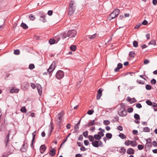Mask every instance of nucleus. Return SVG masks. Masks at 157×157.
I'll use <instances>...</instances> for the list:
<instances>
[{
    "label": "nucleus",
    "mask_w": 157,
    "mask_h": 157,
    "mask_svg": "<svg viewBox=\"0 0 157 157\" xmlns=\"http://www.w3.org/2000/svg\"><path fill=\"white\" fill-rule=\"evenodd\" d=\"M97 36V34L95 33L92 36H88V38L91 39H93L95 38Z\"/></svg>",
    "instance_id": "5701e85b"
},
{
    "label": "nucleus",
    "mask_w": 157,
    "mask_h": 157,
    "mask_svg": "<svg viewBox=\"0 0 157 157\" xmlns=\"http://www.w3.org/2000/svg\"><path fill=\"white\" fill-rule=\"evenodd\" d=\"M136 107L138 108H140L142 107V106L140 103H137L136 105Z\"/></svg>",
    "instance_id": "603ef678"
},
{
    "label": "nucleus",
    "mask_w": 157,
    "mask_h": 157,
    "mask_svg": "<svg viewBox=\"0 0 157 157\" xmlns=\"http://www.w3.org/2000/svg\"><path fill=\"white\" fill-rule=\"evenodd\" d=\"M75 157H82V155L80 154H76Z\"/></svg>",
    "instance_id": "774afa93"
},
{
    "label": "nucleus",
    "mask_w": 157,
    "mask_h": 157,
    "mask_svg": "<svg viewBox=\"0 0 157 157\" xmlns=\"http://www.w3.org/2000/svg\"><path fill=\"white\" fill-rule=\"evenodd\" d=\"M151 83L152 84H155L156 83V81L154 79H152L151 81Z\"/></svg>",
    "instance_id": "09e8293b"
},
{
    "label": "nucleus",
    "mask_w": 157,
    "mask_h": 157,
    "mask_svg": "<svg viewBox=\"0 0 157 157\" xmlns=\"http://www.w3.org/2000/svg\"><path fill=\"white\" fill-rule=\"evenodd\" d=\"M9 136H10V134L9 133H8L6 137V138L5 140V142L6 144V146L7 145L8 143L9 142Z\"/></svg>",
    "instance_id": "aec40b11"
},
{
    "label": "nucleus",
    "mask_w": 157,
    "mask_h": 157,
    "mask_svg": "<svg viewBox=\"0 0 157 157\" xmlns=\"http://www.w3.org/2000/svg\"><path fill=\"white\" fill-rule=\"evenodd\" d=\"M88 138L89 139L90 142H93L94 140V136L91 135H89L88 136Z\"/></svg>",
    "instance_id": "c85d7f7f"
},
{
    "label": "nucleus",
    "mask_w": 157,
    "mask_h": 157,
    "mask_svg": "<svg viewBox=\"0 0 157 157\" xmlns=\"http://www.w3.org/2000/svg\"><path fill=\"white\" fill-rule=\"evenodd\" d=\"M83 139V136L82 135H80L78 137V140L80 141L82 140Z\"/></svg>",
    "instance_id": "052dcab7"
},
{
    "label": "nucleus",
    "mask_w": 157,
    "mask_h": 157,
    "mask_svg": "<svg viewBox=\"0 0 157 157\" xmlns=\"http://www.w3.org/2000/svg\"><path fill=\"white\" fill-rule=\"evenodd\" d=\"M133 46L135 47H137L138 45V42L136 41H134L133 42Z\"/></svg>",
    "instance_id": "f704fd0d"
},
{
    "label": "nucleus",
    "mask_w": 157,
    "mask_h": 157,
    "mask_svg": "<svg viewBox=\"0 0 157 157\" xmlns=\"http://www.w3.org/2000/svg\"><path fill=\"white\" fill-rule=\"evenodd\" d=\"M120 12V10L119 9H117L115 10L113 12L110 14L108 17L109 19L111 20L114 18L118 15Z\"/></svg>",
    "instance_id": "7ed1b4c3"
},
{
    "label": "nucleus",
    "mask_w": 157,
    "mask_h": 157,
    "mask_svg": "<svg viewBox=\"0 0 157 157\" xmlns=\"http://www.w3.org/2000/svg\"><path fill=\"white\" fill-rule=\"evenodd\" d=\"M53 12L52 10H49L48 12V14L49 16H51Z\"/></svg>",
    "instance_id": "5fc2aeb1"
},
{
    "label": "nucleus",
    "mask_w": 157,
    "mask_h": 157,
    "mask_svg": "<svg viewBox=\"0 0 157 157\" xmlns=\"http://www.w3.org/2000/svg\"><path fill=\"white\" fill-rule=\"evenodd\" d=\"M21 26L23 29H26L28 28L27 25L25 23H22L21 25Z\"/></svg>",
    "instance_id": "b1692460"
},
{
    "label": "nucleus",
    "mask_w": 157,
    "mask_h": 157,
    "mask_svg": "<svg viewBox=\"0 0 157 157\" xmlns=\"http://www.w3.org/2000/svg\"><path fill=\"white\" fill-rule=\"evenodd\" d=\"M77 35V32L74 30H72L68 31L67 34L68 36L71 37H75Z\"/></svg>",
    "instance_id": "0eeeda50"
},
{
    "label": "nucleus",
    "mask_w": 157,
    "mask_h": 157,
    "mask_svg": "<svg viewBox=\"0 0 157 157\" xmlns=\"http://www.w3.org/2000/svg\"><path fill=\"white\" fill-rule=\"evenodd\" d=\"M156 44V43L155 41L153 40L152 41H151L150 43H149L148 44H151L154 45H155Z\"/></svg>",
    "instance_id": "e433bc0d"
},
{
    "label": "nucleus",
    "mask_w": 157,
    "mask_h": 157,
    "mask_svg": "<svg viewBox=\"0 0 157 157\" xmlns=\"http://www.w3.org/2000/svg\"><path fill=\"white\" fill-rule=\"evenodd\" d=\"M31 87H32V88L33 89H34L35 88L36 86H35V84H34V83H31Z\"/></svg>",
    "instance_id": "bf43d9fd"
},
{
    "label": "nucleus",
    "mask_w": 157,
    "mask_h": 157,
    "mask_svg": "<svg viewBox=\"0 0 157 157\" xmlns=\"http://www.w3.org/2000/svg\"><path fill=\"white\" fill-rule=\"evenodd\" d=\"M120 107L117 110V113L118 115L122 117H125L127 113L126 110L125 108V105L123 103L120 104Z\"/></svg>",
    "instance_id": "f257e3e1"
},
{
    "label": "nucleus",
    "mask_w": 157,
    "mask_h": 157,
    "mask_svg": "<svg viewBox=\"0 0 157 157\" xmlns=\"http://www.w3.org/2000/svg\"><path fill=\"white\" fill-rule=\"evenodd\" d=\"M76 4L75 2L73 1H71L68 9L69 14L71 15L74 13L76 9Z\"/></svg>",
    "instance_id": "f03ea898"
},
{
    "label": "nucleus",
    "mask_w": 157,
    "mask_h": 157,
    "mask_svg": "<svg viewBox=\"0 0 157 157\" xmlns=\"http://www.w3.org/2000/svg\"><path fill=\"white\" fill-rule=\"evenodd\" d=\"M35 66L33 64H32L29 65V68L30 69H33L34 68Z\"/></svg>",
    "instance_id": "a18cd8bd"
},
{
    "label": "nucleus",
    "mask_w": 157,
    "mask_h": 157,
    "mask_svg": "<svg viewBox=\"0 0 157 157\" xmlns=\"http://www.w3.org/2000/svg\"><path fill=\"white\" fill-rule=\"evenodd\" d=\"M94 138L95 139L98 140L101 138V137L100 136L98 135V134L94 135Z\"/></svg>",
    "instance_id": "393cba45"
},
{
    "label": "nucleus",
    "mask_w": 157,
    "mask_h": 157,
    "mask_svg": "<svg viewBox=\"0 0 157 157\" xmlns=\"http://www.w3.org/2000/svg\"><path fill=\"white\" fill-rule=\"evenodd\" d=\"M56 65V63L54 61L51 64L49 68L47 70V71L50 73L53 71L55 69Z\"/></svg>",
    "instance_id": "423d86ee"
},
{
    "label": "nucleus",
    "mask_w": 157,
    "mask_h": 157,
    "mask_svg": "<svg viewBox=\"0 0 157 157\" xmlns=\"http://www.w3.org/2000/svg\"><path fill=\"white\" fill-rule=\"evenodd\" d=\"M146 88L147 90H150L151 89V86L149 85H147L146 86Z\"/></svg>",
    "instance_id": "c03bdc74"
},
{
    "label": "nucleus",
    "mask_w": 157,
    "mask_h": 157,
    "mask_svg": "<svg viewBox=\"0 0 157 157\" xmlns=\"http://www.w3.org/2000/svg\"><path fill=\"white\" fill-rule=\"evenodd\" d=\"M20 53V51L18 49L15 50L14 52V53L17 55L19 54Z\"/></svg>",
    "instance_id": "c9c22d12"
},
{
    "label": "nucleus",
    "mask_w": 157,
    "mask_h": 157,
    "mask_svg": "<svg viewBox=\"0 0 157 157\" xmlns=\"http://www.w3.org/2000/svg\"><path fill=\"white\" fill-rule=\"evenodd\" d=\"M131 140H126L124 142V144L126 146H128L131 145Z\"/></svg>",
    "instance_id": "cd10ccee"
},
{
    "label": "nucleus",
    "mask_w": 157,
    "mask_h": 157,
    "mask_svg": "<svg viewBox=\"0 0 157 157\" xmlns=\"http://www.w3.org/2000/svg\"><path fill=\"white\" fill-rule=\"evenodd\" d=\"M152 3L153 5H155L157 4V0H153Z\"/></svg>",
    "instance_id": "0e129e2a"
},
{
    "label": "nucleus",
    "mask_w": 157,
    "mask_h": 157,
    "mask_svg": "<svg viewBox=\"0 0 157 157\" xmlns=\"http://www.w3.org/2000/svg\"><path fill=\"white\" fill-rule=\"evenodd\" d=\"M36 132H33L32 133V135H33V139H32V144H31V146H32V145L33 144V141L35 139V135H36Z\"/></svg>",
    "instance_id": "a878e982"
},
{
    "label": "nucleus",
    "mask_w": 157,
    "mask_h": 157,
    "mask_svg": "<svg viewBox=\"0 0 157 157\" xmlns=\"http://www.w3.org/2000/svg\"><path fill=\"white\" fill-rule=\"evenodd\" d=\"M149 63V61L147 59H145L144 61V64H147Z\"/></svg>",
    "instance_id": "69168bd1"
},
{
    "label": "nucleus",
    "mask_w": 157,
    "mask_h": 157,
    "mask_svg": "<svg viewBox=\"0 0 157 157\" xmlns=\"http://www.w3.org/2000/svg\"><path fill=\"white\" fill-rule=\"evenodd\" d=\"M130 56L132 57H134L135 56V53L134 52H131L129 53Z\"/></svg>",
    "instance_id": "58836bf2"
},
{
    "label": "nucleus",
    "mask_w": 157,
    "mask_h": 157,
    "mask_svg": "<svg viewBox=\"0 0 157 157\" xmlns=\"http://www.w3.org/2000/svg\"><path fill=\"white\" fill-rule=\"evenodd\" d=\"M64 115L63 112H61L59 114H58L57 118L56 121L59 124H60L62 121V118Z\"/></svg>",
    "instance_id": "6e6552de"
},
{
    "label": "nucleus",
    "mask_w": 157,
    "mask_h": 157,
    "mask_svg": "<svg viewBox=\"0 0 157 157\" xmlns=\"http://www.w3.org/2000/svg\"><path fill=\"white\" fill-rule=\"evenodd\" d=\"M36 88L39 94L41 95L42 94V89L41 86L39 84L37 85Z\"/></svg>",
    "instance_id": "9d476101"
},
{
    "label": "nucleus",
    "mask_w": 157,
    "mask_h": 157,
    "mask_svg": "<svg viewBox=\"0 0 157 157\" xmlns=\"http://www.w3.org/2000/svg\"><path fill=\"white\" fill-rule=\"evenodd\" d=\"M144 148V146L142 145H139L138 146V148L140 150H142Z\"/></svg>",
    "instance_id": "37998d69"
},
{
    "label": "nucleus",
    "mask_w": 157,
    "mask_h": 157,
    "mask_svg": "<svg viewBox=\"0 0 157 157\" xmlns=\"http://www.w3.org/2000/svg\"><path fill=\"white\" fill-rule=\"evenodd\" d=\"M133 110V109L132 107L128 108L127 109V111L128 113H132Z\"/></svg>",
    "instance_id": "49530a36"
},
{
    "label": "nucleus",
    "mask_w": 157,
    "mask_h": 157,
    "mask_svg": "<svg viewBox=\"0 0 157 157\" xmlns=\"http://www.w3.org/2000/svg\"><path fill=\"white\" fill-rule=\"evenodd\" d=\"M21 111L23 113H25L26 112L25 107V106L22 107L21 109Z\"/></svg>",
    "instance_id": "7c9ffc66"
},
{
    "label": "nucleus",
    "mask_w": 157,
    "mask_h": 157,
    "mask_svg": "<svg viewBox=\"0 0 157 157\" xmlns=\"http://www.w3.org/2000/svg\"><path fill=\"white\" fill-rule=\"evenodd\" d=\"M132 133L134 135H136L138 133V131L136 130H134L133 131Z\"/></svg>",
    "instance_id": "680f3d73"
},
{
    "label": "nucleus",
    "mask_w": 157,
    "mask_h": 157,
    "mask_svg": "<svg viewBox=\"0 0 157 157\" xmlns=\"http://www.w3.org/2000/svg\"><path fill=\"white\" fill-rule=\"evenodd\" d=\"M106 137L109 139H110L112 138V135L110 133H107L106 135Z\"/></svg>",
    "instance_id": "72a5a7b5"
},
{
    "label": "nucleus",
    "mask_w": 157,
    "mask_h": 157,
    "mask_svg": "<svg viewBox=\"0 0 157 157\" xmlns=\"http://www.w3.org/2000/svg\"><path fill=\"white\" fill-rule=\"evenodd\" d=\"M92 144L93 146L96 147H102L103 145V143L100 140H94L92 142Z\"/></svg>",
    "instance_id": "20e7f679"
},
{
    "label": "nucleus",
    "mask_w": 157,
    "mask_h": 157,
    "mask_svg": "<svg viewBox=\"0 0 157 157\" xmlns=\"http://www.w3.org/2000/svg\"><path fill=\"white\" fill-rule=\"evenodd\" d=\"M122 64L121 63H118L117 67L115 69L114 71L116 72L118 71L120 69L122 68Z\"/></svg>",
    "instance_id": "ddd939ff"
},
{
    "label": "nucleus",
    "mask_w": 157,
    "mask_h": 157,
    "mask_svg": "<svg viewBox=\"0 0 157 157\" xmlns=\"http://www.w3.org/2000/svg\"><path fill=\"white\" fill-rule=\"evenodd\" d=\"M134 117L136 120H139L140 119L139 115L137 114H134Z\"/></svg>",
    "instance_id": "4c0bfd02"
},
{
    "label": "nucleus",
    "mask_w": 157,
    "mask_h": 157,
    "mask_svg": "<svg viewBox=\"0 0 157 157\" xmlns=\"http://www.w3.org/2000/svg\"><path fill=\"white\" fill-rule=\"evenodd\" d=\"M143 131L144 132H148L150 131V129L148 127H145L144 128Z\"/></svg>",
    "instance_id": "473e14b6"
},
{
    "label": "nucleus",
    "mask_w": 157,
    "mask_h": 157,
    "mask_svg": "<svg viewBox=\"0 0 157 157\" xmlns=\"http://www.w3.org/2000/svg\"><path fill=\"white\" fill-rule=\"evenodd\" d=\"M117 129L120 131H122L123 130V128L122 126H119L117 127Z\"/></svg>",
    "instance_id": "3c124183"
},
{
    "label": "nucleus",
    "mask_w": 157,
    "mask_h": 157,
    "mask_svg": "<svg viewBox=\"0 0 157 157\" xmlns=\"http://www.w3.org/2000/svg\"><path fill=\"white\" fill-rule=\"evenodd\" d=\"M102 91L101 89H99L97 91V99L98 100L100 98L101 96L102 95Z\"/></svg>",
    "instance_id": "1a4fd4ad"
},
{
    "label": "nucleus",
    "mask_w": 157,
    "mask_h": 157,
    "mask_svg": "<svg viewBox=\"0 0 157 157\" xmlns=\"http://www.w3.org/2000/svg\"><path fill=\"white\" fill-rule=\"evenodd\" d=\"M49 154L50 155L54 156L56 154V151L55 149L52 148H51Z\"/></svg>",
    "instance_id": "f3484780"
},
{
    "label": "nucleus",
    "mask_w": 157,
    "mask_h": 157,
    "mask_svg": "<svg viewBox=\"0 0 157 157\" xmlns=\"http://www.w3.org/2000/svg\"><path fill=\"white\" fill-rule=\"evenodd\" d=\"M146 103L148 105H152V102L150 100H147L146 101Z\"/></svg>",
    "instance_id": "8fccbe9b"
},
{
    "label": "nucleus",
    "mask_w": 157,
    "mask_h": 157,
    "mask_svg": "<svg viewBox=\"0 0 157 157\" xmlns=\"http://www.w3.org/2000/svg\"><path fill=\"white\" fill-rule=\"evenodd\" d=\"M119 136L122 139H125L126 136L124 134L121 133L119 135Z\"/></svg>",
    "instance_id": "bb28decb"
},
{
    "label": "nucleus",
    "mask_w": 157,
    "mask_h": 157,
    "mask_svg": "<svg viewBox=\"0 0 157 157\" xmlns=\"http://www.w3.org/2000/svg\"><path fill=\"white\" fill-rule=\"evenodd\" d=\"M147 24L148 22L146 20H144L142 23V24L144 25H147Z\"/></svg>",
    "instance_id": "864d4df0"
},
{
    "label": "nucleus",
    "mask_w": 157,
    "mask_h": 157,
    "mask_svg": "<svg viewBox=\"0 0 157 157\" xmlns=\"http://www.w3.org/2000/svg\"><path fill=\"white\" fill-rule=\"evenodd\" d=\"M126 151V150L125 148L124 147H122L121 148L119 152L122 155H123L125 153Z\"/></svg>",
    "instance_id": "a211bd4d"
},
{
    "label": "nucleus",
    "mask_w": 157,
    "mask_h": 157,
    "mask_svg": "<svg viewBox=\"0 0 157 157\" xmlns=\"http://www.w3.org/2000/svg\"><path fill=\"white\" fill-rule=\"evenodd\" d=\"M146 36L147 38V39H149V38H150V34H149V33L147 34L146 35Z\"/></svg>",
    "instance_id": "338daca9"
},
{
    "label": "nucleus",
    "mask_w": 157,
    "mask_h": 157,
    "mask_svg": "<svg viewBox=\"0 0 157 157\" xmlns=\"http://www.w3.org/2000/svg\"><path fill=\"white\" fill-rule=\"evenodd\" d=\"M127 153L128 154H133L134 153V150L132 148H129L127 150Z\"/></svg>",
    "instance_id": "4468645a"
},
{
    "label": "nucleus",
    "mask_w": 157,
    "mask_h": 157,
    "mask_svg": "<svg viewBox=\"0 0 157 157\" xmlns=\"http://www.w3.org/2000/svg\"><path fill=\"white\" fill-rule=\"evenodd\" d=\"M71 50L73 51H75L76 49V46L75 45H72L70 47Z\"/></svg>",
    "instance_id": "412c9836"
},
{
    "label": "nucleus",
    "mask_w": 157,
    "mask_h": 157,
    "mask_svg": "<svg viewBox=\"0 0 157 157\" xmlns=\"http://www.w3.org/2000/svg\"><path fill=\"white\" fill-rule=\"evenodd\" d=\"M84 144L86 146H87L89 144V142L87 140H85L84 141Z\"/></svg>",
    "instance_id": "6e6d98bb"
},
{
    "label": "nucleus",
    "mask_w": 157,
    "mask_h": 157,
    "mask_svg": "<svg viewBox=\"0 0 157 157\" xmlns=\"http://www.w3.org/2000/svg\"><path fill=\"white\" fill-rule=\"evenodd\" d=\"M103 124L105 125H108L110 123V122L107 120H104L103 121Z\"/></svg>",
    "instance_id": "2f4dec72"
},
{
    "label": "nucleus",
    "mask_w": 157,
    "mask_h": 157,
    "mask_svg": "<svg viewBox=\"0 0 157 157\" xmlns=\"http://www.w3.org/2000/svg\"><path fill=\"white\" fill-rule=\"evenodd\" d=\"M56 76L58 79H60L64 77V73L63 71L61 70H59L56 72Z\"/></svg>",
    "instance_id": "39448f33"
},
{
    "label": "nucleus",
    "mask_w": 157,
    "mask_h": 157,
    "mask_svg": "<svg viewBox=\"0 0 157 157\" xmlns=\"http://www.w3.org/2000/svg\"><path fill=\"white\" fill-rule=\"evenodd\" d=\"M79 129V127L78 126V125H75V131L76 132L78 131V130Z\"/></svg>",
    "instance_id": "13d9d810"
},
{
    "label": "nucleus",
    "mask_w": 157,
    "mask_h": 157,
    "mask_svg": "<svg viewBox=\"0 0 157 157\" xmlns=\"http://www.w3.org/2000/svg\"><path fill=\"white\" fill-rule=\"evenodd\" d=\"M98 135L100 136L101 137L103 136H104V134L102 132H98Z\"/></svg>",
    "instance_id": "de8ad7c7"
},
{
    "label": "nucleus",
    "mask_w": 157,
    "mask_h": 157,
    "mask_svg": "<svg viewBox=\"0 0 157 157\" xmlns=\"http://www.w3.org/2000/svg\"><path fill=\"white\" fill-rule=\"evenodd\" d=\"M29 86L27 82H25L21 84V87L24 90H26L28 88Z\"/></svg>",
    "instance_id": "f8f14e48"
},
{
    "label": "nucleus",
    "mask_w": 157,
    "mask_h": 157,
    "mask_svg": "<svg viewBox=\"0 0 157 157\" xmlns=\"http://www.w3.org/2000/svg\"><path fill=\"white\" fill-rule=\"evenodd\" d=\"M137 143L136 141L133 140L131 142V145L132 147H135L137 145Z\"/></svg>",
    "instance_id": "4be33fe9"
},
{
    "label": "nucleus",
    "mask_w": 157,
    "mask_h": 157,
    "mask_svg": "<svg viewBox=\"0 0 157 157\" xmlns=\"http://www.w3.org/2000/svg\"><path fill=\"white\" fill-rule=\"evenodd\" d=\"M46 16L44 15H43L40 16V21H42L43 22H45L46 21V20L45 19Z\"/></svg>",
    "instance_id": "dca6fc26"
},
{
    "label": "nucleus",
    "mask_w": 157,
    "mask_h": 157,
    "mask_svg": "<svg viewBox=\"0 0 157 157\" xmlns=\"http://www.w3.org/2000/svg\"><path fill=\"white\" fill-rule=\"evenodd\" d=\"M152 144L155 147L157 146V143L155 141H153V142Z\"/></svg>",
    "instance_id": "e2e57ef3"
},
{
    "label": "nucleus",
    "mask_w": 157,
    "mask_h": 157,
    "mask_svg": "<svg viewBox=\"0 0 157 157\" xmlns=\"http://www.w3.org/2000/svg\"><path fill=\"white\" fill-rule=\"evenodd\" d=\"M49 42L51 44H53L55 43V40L54 39H51Z\"/></svg>",
    "instance_id": "ea45409f"
},
{
    "label": "nucleus",
    "mask_w": 157,
    "mask_h": 157,
    "mask_svg": "<svg viewBox=\"0 0 157 157\" xmlns=\"http://www.w3.org/2000/svg\"><path fill=\"white\" fill-rule=\"evenodd\" d=\"M94 112V111L93 110H90L88 111L87 112V114H88L89 115H91Z\"/></svg>",
    "instance_id": "79ce46f5"
},
{
    "label": "nucleus",
    "mask_w": 157,
    "mask_h": 157,
    "mask_svg": "<svg viewBox=\"0 0 157 157\" xmlns=\"http://www.w3.org/2000/svg\"><path fill=\"white\" fill-rule=\"evenodd\" d=\"M29 17L31 20L33 21L35 19V16L33 15L32 14L29 15Z\"/></svg>",
    "instance_id": "c756f323"
},
{
    "label": "nucleus",
    "mask_w": 157,
    "mask_h": 157,
    "mask_svg": "<svg viewBox=\"0 0 157 157\" xmlns=\"http://www.w3.org/2000/svg\"><path fill=\"white\" fill-rule=\"evenodd\" d=\"M137 82L139 84H144V82H142L140 80H137Z\"/></svg>",
    "instance_id": "4d7b16f0"
},
{
    "label": "nucleus",
    "mask_w": 157,
    "mask_h": 157,
    "mask_svg": "<svg viewBox=\"0 0 157 157\" xmlns=\"http://www.w3.org/2000/svg\"><path fill=\"white\" fill-rule=\"evenodd\" d=\"M46 148V146L44 145H42L40 147V152L41 153H43Z\"/></svg>",
    "instance_id": "9b49d317"
},
{
    "label": "nucleus",
    "mask_w": 157,
    "mask_h": 157,
    "mask_svg": "<svg viewBox=\"0 0 157 157\" xmlns=\"http://www.w3.org/2000/svg\"><path fill=\"white\" fill-rule=\"evenodd\" d=\"M88 134V131H87L84 132L83 133V136L85 137H87Z\"/></svg>",
    "instance_id": "a19ab883"
},
{
    "label": "nucleus",
    "mask_w": 157,
    "mask_h": 157,
    "mask_svg": "<svg viewBox=\"0 0 157 157\" xmlns=\"http://www.w3.org/2000/svg\"><path fill=\"white\" fill-rule=\"evenodd\" d=\"M95 124V121L94 120L91 121L89 122V123L87 124V126L88 127H90L92 126Z\"/></svg>",
    "instance_id": "6ab92c4d"
},
{
    "label": "nucleus",
    "mask_w": 157,
    "mask_h": 157,
    "mask_svg": "<svg viewBox=\"0 0 157 157\" xmlns=\"http://www.w3.org/2000/svg\"><path fill=\"white\" fill-rule=\"evenodd\" d=\"M19 90L18 89H15L13 88L10 90V92L12 94L13 93H17L19 91Z\"/></svg>",
    "instance_id": "2eb2a0df"
}]
</instances>
